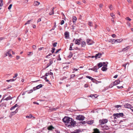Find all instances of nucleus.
<instances>
[{"label":"nucleus","mask_w":133,"mask_h":133,"mask_svg":"<svg viewBox=\"0 0 133 133\" xmlns=\"http://www.w3.org/2000/svg\"><path fill=\"white\" fill-rule=\"evenodd\" d=\"M64 21L63 20H62L61 22V24L62 25L64 24Z\"/></svg>","instance_id":"obj_48"},{"label":"nucleus","mask_w":133,"mask_h":133,"mask_svg":"<svg viewBox=\"0 0 133 133\" xmlns=\"http://www.w3.org/2000/svg\"><path fill=\"white\" fill-rule=\"evenodd\" d=\"M108 121V120L107 119H100L99 121V123L100 124L102 125L107 123Z\"/></svg>","instance_id":"obj_3"},{"label":"nucleus","mask_w":133,"mask_h":133,"mask_svg":"<svg viewBox=\"0 0 133 133\" xmlns=\"http://www.w3.org/2000/svg\"><path fill=\"white\" fill-rule=\"evenodd\" d=\"M101 70L103 71H105L107 70V69L106 67L103 66Z\"/></svg>","instance_id":"obj_27"},{"label":"nucleus","mask_w":133,"mask_h":133,"mask_svg":"<svg viewBox=\"0 0 133 133\" xmlns=\"http://www.w3.org/2000/svg\"><path fill=\"white\" fill-rule=\"evenodd\" d=\"M123 41L122 38L116 39V43H119Z\"/></svg>","instance_id":"obj_15"},{"label":"nucleus","mask_w":133,"mask_h":133,"mask_svg":"<svg viewBox=\"0 0 133 133\" xmlns=\"http://www.w3.org/2000/svg\"><path fill=\"white\" fill-rule=\"evenodd\" d=\"M54 58L51 59L49 60V63L50 64H52L53 63Z\"/></svg>","instance_id":"obj_28"},{"label":"nucleus","mask_w":133,"mask_h":133,"mask_svg":"<svg viewBox=\"0 0 133 133\" xmlns=\"http://www.w3.org/2000/svg\"><path fill=\"white\" fill-rule=\"evenodd\" d=\"M121 107V105H117L115 106V107L116 108H118L119 107Z\"/></svg>","instance_id":"obj_49"},{"label":"nucleus","mask_w":133,"mask_h":133,"mask_svg":"<svg viewBox=\"0 0 133 133\" xmlns=\"http://www.w3.org/2000/svg\"><path fill=\"white\" fill-rule=\"evenodd\" d=\"M14 80H15L14 79H10L9 80H7L6 81L8 82H9L10 81L12 82V81H14Z\"/></svg>","instance_id":"obj_35"},{"label":"nucleus","mask_w":133,"mask_h":133,"mask_svg":"<svg viewBox=\"0 0 133 133\" xmlns=\"http://www.w3.org/2000/svg\"><path fill=\"white\" fill-rule=\"evenodd\" d=\"M18 76V74H15L14 76L13 77V78H15Z\"/></svg>","instance_id":"obj_57"},{"label":"nucleus","mask_w":133,"mask_h":133,"mask_svg":"<svg viewBox=\"0 0 133 133\" xmlns=\"http://www.w3.org/2000/svg\"><path fill=\"white\" fill-rule=\"evenodd\" d=\"M126 19L127 20H128L129 21H130L131 20V19L129 17H127L126 18Z\"/></svg>","instance_id":"obj_45"},{"label":"nucleus","mask_w":133,"mask_h":133,"mask_svg":"<svg viewBox=\"0 0 133 133\" xmlns=\"http://www.w3.org/2000/svg\"><path fill=\"white\" fill-rule=\"evenodd\" d=\"M11 50H9L8 51L7 53L5 54V56H9L11 58L12 57V56L11 54Z\"/></svg>","instance_id":"obj_8"},{"label":"nucleus","mask_w":133,"mask_h":133,"mask_svg":"<svg viewBox=\"0 0 133 133\" xmlns=\"http://www.w3.org/2000/svg\"><path fill=\"white\" fill-rule=\"evenodd\" d=\"M32 48L34 49H35L36 48V46L35 45H34L32 46Z\"/></svg>","instance_id":"obj_55"},{"label":"nucleus","mask_w":133,"mask_h":133,"mask_svg":"<svg viewBox=\"0 0 133 133\" xmlns=\"http://www.w3.org/2000/svg\"><path fill=\"white\" fill-rule=\"evenodd\" d=\"M61 50V49H59L57 50L56 51V52L55 53L56 54L58 52Z\"/></svg>","instance_id":"obj_61"},{"label":"nucleus","mask_w":133,"mask_h":133,"mask_svg":"<svg viewBox=\"0 0 133 133\" xmlns=\"http://www.w3.org/2000/svg\"><path fill=\"white\" fill-rule=\"evenodd\" d=\"M100 132L99 130L97 129H94V132L92 133H99Z\"/></svg>","instance_id":"obj_20"},{"label":"nucleus","mask_w":133,"mask_h":133,"mask_svg":"<svg viewBox=\"0 0 133 133\" xmlns=\"http://www.w3.org/2000/svg\"><path fill=\"white\" fill-rule=\"evenodd\" d=\"M77 20V18L75 16H73L72 17L73 22L74 23L76 22Z\"/></svg>","instance_id":"obj_17"},{"label":"nucleus","mask_w":133,"mask_h":133,"mask_svg":"<svg viewBox=\"0 0 133 133\" xmlns=\"http://www.w3.org/2000/svg\"><path fill=\"white\" fill-rule=\"evenodd\" d=\"M87 43L88 45H91L94 43V42L91 39H88L87 40Z\"/></svg>","instance_id":"obj_5"},{"label":"nucleus","mask_w":133,"mask_h":133,"mask_svg":"<svg viewBox=\"0 0 133 133\" xmlns=\"http://www.w3.org/2000/svg\"><path fill=\"white\" fill-rule=\"evenodd\" d=\"M55 50V49L54 48H52V50L51 51V52L52 53H53L54 52Z\"/></svg>","instance_id":"obj_44"},{"label":"nucleus","mask_w":133,"mask_h":133,"mask_svg":"<svg viewBox=\"0 0 133 133\" xmlns=\"http://www.w3.org/2000/svg\"><path fill=\"white\" fill-rule=\"evenodd\" d=\"M75 75L74 74H72L71 75V78H73L75 76Z\"/></svg>","instance_id":"obj_53"},{"label":"nucleus","mask_w":133,"mask_h":133,"mask_svg":"<svg viewBox=\"0 0 133 133\" xmlns=\"http://www.w3.org/2000/svg\"><path fill=\"white\" fill-rule=\"evenodd\" d=\"M98 66L99 68L103 66V64L102 62H100L98 63Z\"/></svg>","instance_id":"obj_23"},{"label":"nucleus","mask_w":133,"mask_h":133,"mask_svg":"<svg viewBox=\"0 0 133 133\" xmlns=\"http://www.w3.org/2000/svg\"><path fill=\"white\" fill-rule=\"evenodd\" d=\"M62 120L67 127H74L76 124V121H74L72 118L65 117Z\"/></svg>","instance_id":"obj_1"},{"label":"nucleus","mask_w":133,"mask_h":133,"mask_svg":"<svg viewBox=\"0 0 133 133\" xmlns=\"http://www.w3.org/2000/svg\"><path fill=\"white\" fill-rule=\"evenodd\" d=\"M124 107L125 108H130L131 107V105L128 103H127L125 104L124 105Z\"/></svg>","instance_id":"obj_12"},{"label":"nucleus","mask_w":133,"mask_h":133,"mask_svg":"<svg viewBox=\"0 0 133 133\" xmlns=\"http://www.w3.org/2000/svg\"><path fill=\"white\" fill-rule=\"evenodd\" d=\"M2 1V0H0V9H1V7L3 5Z\"/></svg>","instance_id":"obj_32"},{"label":"nucleus","mask_w":133,"mask_h":133,"mask_svg":"<svg viewBox=\"0 0 133 133\" xmlns=\"http://www.w3.org/2000/svg\"><path fill=\"white\" fill-rule=\"evenodd\" d=\"M86 77L87 78H88L91 79L92 81L93 80V79H94L93 78H92V77H91L90 76H87Z\"/></svg>","instance_id":"obj_31"},{"label":"nucleus","mask_w":133,"mask_h":133,"mask_svg":"<svg viewBox=\"0 0 133 133\" xmlns=\"http://www.w3.org/2000/svg\"><path fill=\"white\" fill-rule=\"evenodd\" d=\"M84 87L85 88H87L88 87V84H86L84 85Z\"/></svg>","instance_id":"obj_50"},{"label":"nucleus","mask_w":133,"mask_h":133,"mask_svg":"<svg viewBox=\"0 0 133 133\" xmlns=\"http://www.w3.org/2000/svg\"><path fill=\"white\" fill-rule=\"evenodd\" d=\"M111 41L113 43H116V39H112L111 40Z\"/></svg>","instance_id":"obj_38"},{"label":"nucleus","mask_w":133,"mask_h":133,"mask_svg":"<svg viewBox=\"0 0 133 133\" xmlns=\"http://www.w3.org/2000/svg\"><path fill=\"white\" fill-rule=\"evenodd\" d=\"M15 108V107L14 106H13L10 108V110H12L13 109H14Z\"/></svg>","instance_id":"obj_60"},{"label":"nucleus","mask_w":133,"mask_h":133,"mask_svg":"<svg viewBox=\"0 0 133 133\" xmlns=\"http://www.w3.org/2000/svg\"><path fill=\"white\" fill-rule=\"evenodd\" d=\"M31 21V20H30L27 21L25 23V25H26L27 24H29Z\"/></svg>","instance_id":"obj_36"},{"label":"nucleus","mask_w":133,"mask_h":133,"mask_svg":"<svg viewBox=\"0 0 133 133\" xmlns=\"http://www.w3.org/2000/svg\"><path fill=\"white\" fill-rule=\"evenodd\" d=\"M69 50H73V49H72V47L71 46V44H70Z\"/></svg>","instance_id":"obj_54"},{"label":"nucleus","mask_w":133,"mask_h":133,"mask_svg":"<svg viewBox=\"0 0 133 133\" xmlns=\"http://www.w3.org/2000/svg\"><path fill=\"white\" fill-rule=\"evenodd\" d=\"M117 87L118 89H122L123 88V87L122 86L121 87L117 86Z\"/></svg>","instance_id":"obj_59"},{"label":"nucleus","mask_w":133,"mask_h":133,"mask_svg":"<svg viewBox=\"0 0 133 133\" xmlns=\"http://www.w3.org/2000/svg\"><path fill=\"white\" fill-rule=\"evenodd\" d=\"M45 80L46 82H48L49 81V80L47 79V78L46 77H45Z\"/></svg>","instance_id":"obj_63"},{"label":"nucleus","mask_w":133,"mask_h":133,"mask_svg":"<svg viewBox=\"0 0 133 133\" xmlns=\"http://www.w3.org/2000/svg\"><path fill=\"white\" fill-rule=\"evenodd\" d=\"M4 106L5 107H6V104L5 103H2L0 105V106Z\"/></svg>","instance_id":"obj_40"},{"label":"nucleus","mask_w":133,"mask_h":133,"mask_svg":"<svg viewBox=\"0 0 133 133\" xmlns=\"http://www.w3.org/2000/svg\"><path fill=\"white\" fill-rule=\"evenodd\" d=\"M18 112L17 109L14 111L11 112V115H14L15 114L17 113Z\"/></svg>","instance_id":"obj_21"},{"label":"nucleus","mask_w":133,"mask_h":133,"mask_svg":"<svg viewBox=\"0 0 133 133\" xmlns=\"http://www.w3.org/2000/svg\"><path fill=\"white\" fill-rule=\"evenodd\" d=\"M57 43L56 42H55L54 43H53V46L54 47H55L56 46L57 44Z\"/></svg>","instance_id":"obj_47"},{"label":"nucleus","mask_w":133,"mask_h":133,"mask_svg":"<svg viewBox=\"0 0 133 133\" xmlns=\"http://www.w3.org/2000/svg\"><path fill=\"white\" fill-rule=\"evenodd\" d=\"M94 121L93 120H90L87 121V123L88 124H91L94 123Z\"/></svg>","instance_id":"obj_14"},{"label":"nucleus","mask_w":133,"mask_h":133,"mask_svg":"<svg viewBox=\"0 0 133 133\" xmlns=\"http://www.w3.org/2000/svg\"><path fill=\"white\" fill-rule=\"evenodd\" d=\"M64 37L66 39H68L69 38V33L68 31L65 32L64 34Z\"/></svg>","instance_id":"obj_6"},{"label":"nucleus","mask_w":133,"mask_h":133,"mask_svg":"<svg viewBox=\"0 0 133 133\" xmlns=\"http://www.w3.org/2000/svg\"><path fill=\"white\" fill-rule=\"evenodd\" d=\"M99 68L98 66H95L93 68V71L96 72H97V70H98Z\"/></svg>","instance_id":"obj_11"},{"label":"nucleus","mask_w":133,"mask_h":133,"mask_svg":"<svg viewBox=\"0 0 133 133\" xmlns=\"http://www.w3.org/2000/svg\"><path fill=\"white\" fill-rule=\"evenodd\" d=\"M88 25L90 26H92L93 24L92 22H89L88 24Z\"/></svg>","instance_id":"obj_33"},{"label":"nucleus","mask_w":133,"mask_h":133,"mask_svg":"<svg viewBox=\"0 0 133 133\" xmlns=\"http://www.w3.org/2000/svg\"><path fill=\"white\" fill-rule=\"evenodd\" d=\"M82 47H84L86 45V43L84 41H83L81 43Z\"/></svg>","instance_id":"obj_22"},{"label":"nucleus","mask_w":133,"mask_h":133,"mask_svg":"<svg viewBox=\"0 0 133 133\" xmlns=\"http://www.w3.org/2000/svg\"><path fill=\"white\" fill-rule=\"evenodd\" d=\"M114 116L117 117H122L123 116V113H119L114 114Z\"/></svg>","instance_id":"obj_4"},{"label":"nucleus","mask_w":133,"mask_h":133,"mask_svg":"<svg viewBox=\"0 0 133 133\" xmlns=\"http://www.w3.org/2000/svg\"><path fill=\"white\" fill-rule=\"evenodd\" d=\"M109 8L111 10H112L113 9L112 6L111 5H110V6H109Z\"/></svg>","instance_id":"obj_51"},{"label":"nucleus","mask_w":133,"mask_h":133,"mask_svg":"<svg viewBox=\"0 0 133 133\" xmlns=\"http://www.w3.org/2000/svg\"><path fill=\"white\" fill-rule=\"evenodd\" d=\"M67 78V77L65 76L63 77L62 78H61V80H63L64 79H66Z\"/></svg>","instance_id":"obj_56"},{"label":"nucleus","mask_w":133,"mask_h":133,"mask_svg":"<svg viewBox=\"0 0 133 133\" xmlns=\"http://www.w3.org/2000/svg\"><path fill=\"white\" fill-rule=\"evenodd\" d=\"M54 8H53L52 9V11L49 13V14L50 15H53L54 14Z\"/></svg>","instance_id":"obj_29"},{"label":"nucleus","mask_w":133,"mask_h":133,"mask_svg":"<svg viewBox=\"0 0 133 133\" xmlns=\"http://www.w3.org/2000/svg\"><path fill=\"white\" fill-rule=\"evenodd\" d=\"M58 58L57 59L58 61H61V58L60 57V55H59L58 56Z\"/></svg>","instance_id":"obj_41"},{"label":"nucleus","mask_w":133,"mask_h":133,"mask_svg":"<svg viewBox=\"0 0 133 133\" xmlns=\"http://www.w3.org/2000/svg\"><path fill=\"white\" fill-rule=\"evenodd\" d=\"M80 131L79 130H75L74 131L72 132L71 133H78Z\"/></svg>","instance_id":"obj_26"},{"label":"nucleus","mask_w":133,"mask_h":133,"mask_svg":"<svg viewBox=\"0 0 133 133\" xmlns=\"http://www.w3.org/2000/svg\"><path fill=\"white\" fill-rule=\"evenodd\" d=\"M12 6V4H10V5L8 7V9L9 10H10Z\"/></svg>","instance_id":"obj_46"},{"label":"nucleus","mask_w":133,"mask_h":133,"mask_svg":"<svg viewBox=\"0 0 133 133\" xmlns=\"http://www.w3.org/2000/svg\"><path fill=\"white\" fill-rule=\"evenodd\" d=\"M102 55V54L101 53H99L95 55V58H97L98 57V58L101 57V56Z\"/></svg>","instance_id":"obj_13"},{"label":"nucleus","mask_w":133,"mask_h":133,"mask_svg":"<svg viewBox=\"0 0 133 133\" xmlns=\"http://www.w3.org/2000/svg\"><path fill=\"white\" fill-rule=\"evenodd\" d=\"M95 96V95H89V97H91L92 98H94V96Z\"/></svg>","instance_id":"obj_43"},{"label":"nucleus","mask_w":133,"mask_h":133,"mask_svg":"<svg viewBox=\"0 0 133 133\" xmlns=\"http://www.w3.org/2000/svg\"><path fill=\"white\" fill-rule=\"evenodd\" d=\"M34 90L33 89H32L30 90L28 92V94H30L33 92Z\"/></svg>","instance_id":"obj_39"},{"label":"nucleus","mask_w":133,"mask_h":133,"mask_svg":"<svg viewBox=\"0 0 133 133\" xmlns=\"http://www.w3.org/2000/svg\"><path fill=\"white\" fill-rule=\"evenodd\" d=\"M43 85L41 84H40L39 85L37 86L36 87H34L33 88V89L34 91H35L37 89H38L41 88H42L43 86Z\"/></svg>","instance_id":"obj_7"},{"label":"nucleus","mask_w":133,"mask_h":133,"mask_svg":"<svg viewBox=\"0 0 133 133\" xmlns=\"http://www.w3.org/2000/svg\"><path fill=\"white\" fill-rule=\"evenodd\" d=\"M54 129V128L52 125L50 126L48 128V129L50 130H51Z\"/></svg>","instance_id":"obj_18"},{"label":"nucleus","mask_w":133,"mask_h":133,"mask_svg":"<svg viewBox=\"0 0 133 133\" xmlns=\"http://www.w3.org/2000/svg\"><path fill=\"white\" fill-rule=\"evenodd\" d=\"M120 81L119 80H117L114 82L112 83L113 85H116L117 84L119 83Z\"/></svg>","instance_id":"obj_9"},{"label":"nucleus","mask_w":133,"mask_h":133,"mask_svg":"<svg viewBox=\"0 0 133 133\" xmlns=\"http://www.w3.org/2000/svg\"><path fill=\"white\" fill-rule=\"evenodd\" d=\"M129 47V46H127L125 48H123V49H122V50L123 51H126L128 49V48Z\"/></svg>","instance_id":"obj_37"},{"label":"nucleus","mask_w":133,"mask_h":133,"mask_svg":"<svg viewBox=\"0 0 133 133\" xmlns=\"http://www.w3.org/2000/svg\"><path fill=\"white\" fill-rule=\"evenodd\" d=\"M13 98V97H11L10 96H9L8 97L5 98V99H4V100H6V101L11 99Z\"/></svg>","instance_id":"obj_16"},{"label":"nucleus","mask_w":133,"mask_h":133,"mask_svg":"<svg viewBox=\"0 0 133 133\" xmlns=\"http://www.w3.org/2000/svg\"><path fill=\"white\" fill-rule=\"evenodd\" d=\"M110 16L112 18H115V15L113 13H110Z\"/></svg>","instance_id":"obj_34"},{"label":"nucleus","mask_w":133,"mask_h":133,"mask_svg":"<svg viewBox=\"0 0 133 133\" xmlns=\"http://www.w3.org/2000/svg\"><path fill=\"white\" fill-rule=\"evenodd\" d=\"M33 54L32 52H29L27 54L28 55H31Z\"/></svg>","instance_id":"obj_42"},{"label":"nucleus","mask_w":133,"mask_h":133,"mask_svg":"<svg viewBox=\"0 0 133 133\" xmlns=\"http://www.w3.org/2000/svg\"><path fill=\"white\" fill-rule=\"evenodd\" d=\"M49 75H51L52 76V78H53V73L52 72H49Z\"/></svg>","instance_id":"obj_52"},{"label":"nucleus","mask_w":133,"mask_h":133,"mask_svg":"<svg viewBox=\"0 0 133 133\" xmlns=\"http://www.w3.org/2000/svg\"><path fill=\"white\" fill-rule=\"evenodd\" d=\"M81 40V38H80L79 39H76L75 42V44L78 45H79L80 44V42Z\"/></svg>","instance_id":"obj_10"},{"label":"nucleus","mask_w":133,"mask_h":133,"mask_svg":"<svg viewBox=\"0 0 133 133\" xmlns=\"http://www.w3.org/2000/svg\"><path fill=\"white\" fill-rule=\"evenodd\" d=\"M33 103L34 104H37V105H39V104L38 103V102H33Z\"/></svg>","instance_id":"obj_58"},{"label":"nucleus","mask_w":133,"mask_h":133,"mask_svg":"<svg viewBox=\"0 0 133 133\" xmlns=\"http://www.w3.org/2000/svg\"><path fill=\"white\" fill-rule=\"evenodd\" d=\"M34 4L35 5L38 6L40 4V3L38 1H35L34 2Z\"/></svg>","instance_id":"obj_24"},{"label":"nucleus","mask_w":133,"mask_h":133,"mask_svg":"<svg viewBox=\"0 0 133 133\" xmlns=\"http://www.w3.org/2000/svg\"><path fill=\"white\" fill-rule=\"evenodd\" d=\"M16 58L17 59H18L20 58V57L19 56H16Z\"/></svg>","instance_id":"obj_64"},{"label":"nucleus","mask_w":133,"mask_h":133,"mask_svg":"<svg viewBox=\"0 0 133 133\" xmlns=\"http://www.w3.org/2000/svg\"><path fill=\"white\" fill-rule=\"evenodd\" d=\"M76 119L79 120H83L84 119L85 117L83 115H79L77 116L76 117Z\"/></svg>","instance_id":"obj_2"},{"label":"nucleus","mask_w":133,"mask_h":133,"mask_svg":"<svg viewBox=\"0 0 133 133\" xmlns=\"http://www.w3.org/2000/svg\"><path fill=\"white\" fill-rule=\"evenodd\" d=\"M26 117L28 118H34L35 117L33 116L31 114H30L29 116H26Z\"/></svg>","instance_id":"obj_19"},{"label":"nucleus","mask_w":133,"mask_h":133,"mask_svg":"<svg viewBox=\"0 0 133 133\" xmlns=\"http://www.w3.org/2000/svg\"><path fill=\"white\" fill-rule=\"evenodd\" d=\"M72 53L71 52H70L69 53V55L68 56V57L70 58L72 57Z\"/></svg>","instance_id":"obj_30"},{"label":"nucleus","mask_w":133,"mask_h":133,"mask_svg":"<svg viewBox=\"0 0 133 133\" xmlns=\"http://www.w3.org/2000/svg\"><path fill=\"white\" fill-rule=\"evenodd\" d=\"M103 65H104L105 66H107V65L108 64V63L107 62H103L102 63Z\"/></svg>","instance_id":"obj_25"},{"label":"nucleus","mask_w":133,"mask_h":133,"mask_svg":"<svg viewBox=\"0 0 133 133\" xmlns=\"http://www.w3.org/2000/svg\"><path fill=\"white\" fill-rule=\"evenodd\" d=\"M51 65V64H50V63H48V64H47V66H46V68H48L49 66H50Z\"/></svg>","instance_id":"obj_62"}]
</instances>
